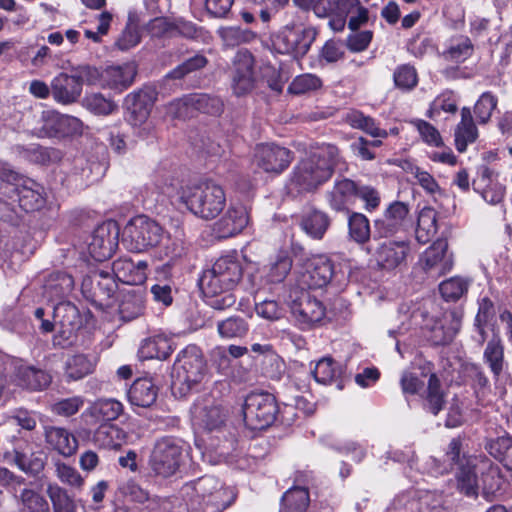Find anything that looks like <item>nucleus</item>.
I'll return each instance as SVG.
<instances>
[{"label": "nucleus", "instance_id": "obj_60", "mask_svg": "<svg viewBox=\"0 0 512 512\" xmlns=\"http://www.w3.org/2000/svg\"><path fill=\"white\" fill-rule=\"evenodd\" d=\"M208 63L207 58L202 54H196L175 67L169 76L172 79H182L186 75L204 68Z\"/></svg>", "mask_w": 512, "mask_h": 512}, {"label": "nucleus", "instance_id": "obj_43", "mask_svg": "<svg viewBox=\"0 0 512 512\" xmlns=\"http://www.w3.org/2000/svg\"><path fill=\"white\" fill-rule=\"evenodd\" d=\"M144 311V299L140 293L127 292L122 295L118 305V313L120 318L124 321H131Z\"/></svg>", "mask_w": 512, "mask_h": 512}, {"label": "nucleus", "instance_id": "obj_15", "mask_svg": "<svg viewBox=\"0 0 512 512\" xmlns=\"http://www.w3.org/2000/svg\"><path fill=\"white\" fill-rule=\"evenodd\" d=\"M254 161L263 171L278 174L289 166L292 153L274 144H259L255 148Z\"/></svg>", "mask_w": 512, "mask_h": 512}, {"label": "nucleus", "instance_id": "obj_31", "mask_svg": "<svg viewBox=\"0 0 512 512\" xmlns=\"http://www.w3.org/2000/svg\"><path fill=\"white\" fill-rule=\"evenodd\" d=\"M126 440L127 433L112 423L99 424L92 437L95 446L107 450H119Z\"/></svg>", "mask_w": 512, "mask_h": 512}, {"label": "nucleus", "instance_id": "obj_32", "mask_svg": "<svg viewBox=\"0 0 512 512\" xmlns=\"http://www.w3.org/2000/svg\"><path fill=\"white\" fill-rule=\"evenodd\" d=\"M158 396V387L149 378H138L128 390V400L133 406L147 408L153 405Z\"/></svg>", "mask_w": 512, "mask_h": 512}, {"label": "nucleus", "instance_id": "obj_55", "mask_svg": "<svg viewBox=\"0 0 512 512\" xmlns=\"http://www.w3.org/2000/svg\"><path fill=\"white\" fill-rule=\"evenodd\" d=\"M21 512H50L48 501L32 489L25 488L20 493Z\"/></svg>", "mask_w": 512, "mask_h": 512}, {"label": "nucleus", "instance_id": "obj_13", "mask_svg": "<svg viewBox=\"0 0 512 512\" xmlns=\"http://www.w3.org/2000/svg\"><path fill=\"white\" fill-rule=\"evenodd\" d=\"M157 95L155 88L144 86L125 97L123 105L131 125L140 126L146 122L157 100Z\"/></svg>", "mask_w": 512, "mask_h": 512}, {"label": "nucleus", "instance_id": "obj_38", "mask_svg": "<svg viewBox=\"0 0 512 512\" xmlns=\"http://www.w3.org/2000/svg\"><path fill=\"white\" fill-rule=\"evenodd\" d=\"M423 408L437 415L444 407L445 393L441 388V382L436 374H431L428 380L427 388L422 395Z\"/></svg>", "mask_w": 512, "mask_h": 512}, {"label": "nucleus", "instance_id": "obj_58", "mask_svg": "<svg viewBox=\"0 0 512 512\" xmlns=\"http://www.w3.org/2000/svg\"><path fill=\"white\" fill-rule=\"evenodd\" d=\"M458 488L468 496L477 494V477L473 466L466 461V464L459 466L457 473Z\"/></svg>", "mask_w": 512, "mask_h": 512}, {"label": "nucleus", "instance_id": "obj_17", "mask_svg": "<svg viewBox=\"0 0 512 512\" xmlns=\"http://www.w3.org/2000/svg\"><path fill=\"white\" fill-rule=\"evenodd\" d=\"M42 130L49 137H72L82 133L83 123L74 116L50 111L43 116Z\"/></svg>", "mask_w": 512, "mask_h": 512}, {"label": "nucleus", "instance_id": "obj_51", "mask_svg": "<svg viewBox=\"0 0 512 512\" xmlns=\"http://www.w3.org/2000/svg\"><path fill=\"white\" fill-rule=\"evenodd\" d=\"M498 98L490 91H486L480 95L474 105V114L479 124H487L497 108Z\"/></svg>", "mask_w": 512, "mask_h": 512}, {"label": "nucleus", "instance_id": "obj_18", "mask_svg": "<svg viewBox=\"0 0 512 512\" xmlns=\"http://www.w3.org/2000/svg\"><path fill=\"white\" fill-rule=\"evenodd\" d=\"M177 117H192L194 111L217 115L222 112V101L208 94H190L176 102Z\"/></svg>", "mask_w": 512, "mask_h": 512}, {"label": "nucleus", "instance_id": "obj_59", "mask_svg": "<svg viewBox=\"0 0 512 512\" xmlns=\"http://www.w3.org/2000/svg\"><path fill=\"white\" fill-rule=\"evenodd\" d=\"M85 107L96 115H109L116 110L117 105L109 99H106L100 93L88 95L84 99Z\"/></svg>", "mask_w": 512, "mask_h": 512}, {"label": "nucleus", "instance_id": "obj_14", "mask_svg": "<svg viewBox=\"0 0 512 512\" xmlns=\"http://www.w3.org/2000/svg\"><path fill=\"white\" fill-rule=\"evenodd\" d=\"M447 249L445 240H437L422 254L419 263L429 277L437 279L452 269L453 259Z\"/></svg>", "mask_w": 512, "mask_h": 512}, {"label": "nucleus", "instance_id": "obj_24", "mask_svg": "<svg viewBox=\"0 0 512 512\" xmlns=\"http://www.w3.org/2000/svg\"><path fill=\"white\" fill-rule=\"evenodd\" d=\"M462 325V314L456 310L443 312L431 328V340L435 345L452 342Z\"/></svg>", "mask_w": 512, "mask_h": 512}, {"label": "nucleus", "instance_id": "obj_35", "mask_svg": "<svg viewBox=\"0 0 512 512\" xmlns=\"http://www.w3.org/2000/svg\"><path fill=\"white\" fill-rule=\"evenodd\" d=\"M454 136L456 149L460 153L466 151L467 146L474 143L478 138V129L469 107L461 109V120L456 126Z\"/></svg>", "mask_w": 512, "mask_h": 512}, {"label": "nucleus", "instance_id": "obj_27", "mask_svg": "<svg viewBox=\"0 0 512 512\" xmlns=\"http://www.w3.org/2000/svg\"><path fill=\"white\" fill-rule=\"evenodd\" d=\"M175 348L172 338L164 333H157L142 340L138 355L141 359L166 360Z\"/></svg>", "mask_w": 512, "mask_h": 512}, {"label": "nucleus", "instance_id": "obj_2", "mask_svg": "<svg viewBox=\"0 0 512 512\" xmlns=\"http://www.w3.org/2000/svg\"><path fill=\"white\" fill-rule=\"evenodd\" d=\"M178 364L176 378L172 382V393L177 398H185L200 390L206 376V361L201 349L196 345H188L176 357Z\"/></svg>", "mask_w": 512, "mask_h": 512}, {"label": "nucleus", "instance_id": "obj_39", "mask_svg": "<svg viewBox=\"0 0 512 512\" xmlns=\"http://www.w3.org/2000/svg\"><path fill=\"white\" fill-rule=\"evenodd\" d=\"M133 80L134 72L129 66H110L104 71V85L118 92L127 89Z\"/></svg>", "mask_w": 512, "mask_h": 512}, {"label": "nucleus", "instance_id": "obj_44", "mask_svg": "<svg viewBox=\"0 0 512 512\" xmlns=\"http://www.w3.org/2000/svg\"><path fill=\"white\" fill-rule=\"evenodd\" d=\"M488 453L503 466L512 471V438L498 437L489 441L486 446Z\"/></svg>", "mask_w": 512, "mask_h": 512}, {"label": "nucleus", "instance_id": "obj_16", "mask_svg": "<svg viewBox=\"0 0 512 512\" xmlns=\"http://www.w3.org/2000/svg\"><path fill=\"white\" fill-rule=\"evenodd\" d=\"M409 206L400 201L391 203L382 217L374 221L375 235L388 238L403 230L408 222Z\"/></svg>", "mask_w": 512, "mask_h": 512}, {"label": "nucleus", "instance_id": "obj_22", "mask_svg": "<svg viewBox=\"0 0 512 512\" xmlns=\"http://www.w3.org/2000/svg\"><path fill=\"white\" fill-rule=\"evenodd\" d=\"M44 438L47 449L64 457L74 455L78 449L76 436L64 427L47 425L44 427Z\"/></svg>", "mask_w": 512, "mask_h": 512}, {"label": "nucleus", "instance_id": "obj_7", "mask_svg": "<svg viewBox=\"0 0 512 512\" xmlns=\"http://www.w3.org/2000/svg\"><path fill=\"white\" fill-rule=\"evenodd\" d=\"M278 412L276 398L270 393H251L243 405L245 424L253 430H262L272 425Z\"/></svg>", "mask_w": 512, "mask_h": 512}, {"label": "nucleus", "instance_id": "obj_37", "mask_svg": "<svg viewBox=\"0 0 512 512\" xmlns=\"http://www.w3.org/2000/svg\"><path fill=\"white\" fill-rule=\"evenodd\" d=\"M483 359L495 377L502 373L505 365L504 344L498 332L487 342Z\"/></svg>", "mask_w": 512, "mask_h": 512}, {"label": "nucleus", "instance_id": "obj_8", "mask_svg": "<svg viewBox=\"0 0 512 512\" xmlns=\"http://www.w3.org/2000/svg\"><path fill=\"white\" fill-rule=\"evenodd\" d=\"M183 445L177 438L165 436L159 439L150 457L152 471L163 478L174 475L183 461Z\"/></svg>", "mask_w": 512, "mask_h": 512}, {"label": "nucleus", "instance_id": "obj_9", "mask_svg": "<svg viewBox=\"0 0 512 512\" xmlns=\"http://www.w3.org/2000/svg\"><path fill=\"white\" fill-rule=\"evenodd\" d=\"M291 313L301 329H309L325 316L323 304L305 290H295L289 295Z\"/></svg>", "mask_w": 512, "mask_h": 512}, {"label": "nucleus", "instance_id": "obj_46", "mask_svg": "<svg viewBox=\"0 0 512 512\" xmlns=\"http://www.w3.org/2000/svg\"><path fill=\"white\" fill-rule=\"evenodd\" d=\"M469 286L468 279L455 276L441 282L439 291L444 300L456 302L467 293Z\"/></svg>", "mask_w": 512, "mask_h": 512}, {"label": "nucleus", "instance_id": "obj_21", "mask_svg": "<svg viewBox=\"0 0 512 512\" xmlns=\"http://www.w3.org/2000/svg\"><path fill=\"white\" fill-rule=\"evenodd\" d=\"M148 263L140 260L135 263L131 258L119 257L112 263V272L116 281L127 285H141L147 279Z\"/></svg>", "mask_w": 512, "mask_h": 512}, {"label": "nucleus", "instance_id": "obj_61", "mask_svg": "<svg viewBox=\"0 0 512 512\" xmlns=\"http://www.w3.org/2000/svg\"><path fill=\"white\" fill-rule=\"evenodd\" d=\"M84 405L82 396L60 399L51 405V412L57 416L71 417L77 414Z\"/></svg>", "mask_w": 512, "mask_h": 512}, {"label": "nucleus", "instance_id": "obj_40", "mask_svg": "<svg viewBox=\"0 0 512 512\" xmlns=\"http://www.w3.org/2000/svg\"><path fill=\"white\" fill-rule=\"evenodd\" d=\"M310 503L309 491L304 487H293L281 499L279 512H306Z\"/></svg>", "mask_w": 512, "mask_h": 512}, {"label": "nucleus", "instance_id": "obj_29", "mask_svg": "<svg viewBox=\"0 0 512 512\" xmlns=\"http://www.w3.org/2000/svg\"><path fill=\"white\" fill-rule=\"evenodd\" d=\"M334 275V265L326 256H317L310 260L303 275L309 288L316 289L326 286Z\"/></svg>", "mask_w": 512, "mask_h": 512}, {"label": "nucleus", "instance_id": "obj_1", "mask_svg": "<svg viewBox=\"0 0 512 512\" xmlns=\"http://www.w3.org/2000/svg\"><path fill=\"white\" fill-rule=\"evenodd\" d=\"M340 161L339 150L323 144L302 159L293 169L287 188L289 193L312 192L325 183Z\"/></svg>", "mask_w": 512, "mask_h": 512}, {"label": "nucleus", "instance_id": "obj_41", "mask_svg": "<svg viewBox=\"0 0 512 512\" xmlns=\"http://www.w3.org/2000/svg\"><path fill=\"white\" fill-rule=\"evenodd\" d=\"M437 232V213L431 207H424L419 215L415 231L416 239L421 244H426Z\"/></svg>", "mask_w": 512, "mask_h": 512}, {"label": "nucleus", "instance_id": "obj_30", "mask_svg": "<svg viewBox=\"0 0 512 512\" xmlns=\"http://www.w3.org/2000/svg\"><path fill=\"white\" fill-rule=\"evenodd\" d=\"M123 404L116 399H98L85 411L89 424L111 423L123 413Z\"/></svg>", "mask_w": 512, "mask_h": 512}, {"label": "nucleus", "instance_id": "obj_23", "mask_svg": "<svg viewBox=\"0 0 512 512\" xmlns=\"http://www.w3.org/2000/svg\"><path fill=\"white\" fill-rule=\"evenodd\" d=\"M232 88L236 95H242L253 87V57L247 50L237 52L234 61Z\"/></svg>", "mask_w": 512, "mask_h": 512}, {"label": "nucleus", "instance_id": "obj_56", "mask_svg": "<svg viewBox=\"0 0 512 512\" xmlns=\"http://www.w3.org/2000/svg\"><path fill=\"white\" fill-rule=\"evenodd\" d=\"M348 122L353 128L361 129L372 137H387V132L380 129L375 120L362 112L354 111L348 115Z\"/></svg>", "mask_w": 512, "mask_h": 512}, {"label": "nucleus", "instance_id": "obj_3", "mask_svg": "<svg viewBox=\"0 0 512 512\" xmlns=\"http://www.w3.org/2000/svg\"><path fill=\"white\" fill-rule=\"evenodd\" d=\"M181 199L192 213L205 219L217 217L224 209V189L211 181L187 187Z\"/></svg>", "mask_w": 512, "mask_h": 512}, {"label": "nucleus", "instance_id": "obj_19", "mask_svg": "<svg viewBox=\"0 0 512 512\" xmlns=\"http://www.w3.org/2000/svg\"><path fill=\"white\" fill-rule=\"evenodd\" d=\"M409 252L408 242L385 240L379 243L373 255L379 267L393 270L405 262Z\"/></svg>", "mask_w": 512, "mask_h": 512}, {"label": "nucleus", "instance_id": "obj_20", "mask_svg": "<svg viewBox=\"0 0 512 512\" xmlns=\"http://www.w3.org/2000/svg\"><path fill=\"white\" fill-rule=\"evenodd\" d=\"M13 455L15 465L26 474L37 476L45 467L42 453L34 452L32 444L25 439L14 441Z\"/></svg>", "mask_w": 512, "mask_h": 512}, {"label": "nucleus", "instance_id": "obj_33", "mask_svg": "<svg viewBox=\"0 0 512 512\" xmlns=\"http://www.w3.org/2000/svg\"><path fill=\"white\" fill-rule=\"evenodd\" d=\"M359 187L350 179L336 181L329 192V203L332 209L343 211L353 204L358 197Z\"/></svg>", "mask_w": 512, "mask_h": 512}, {"label": "nucleus", "instance_id": "obj_52", "mask_svg": "<svg viewBox=\"0 0 512 512\" xmlns=\"http://www.w3.org/2000/svg\"><path fill=\"white\" fill-rule=\"evenodd\" d=\"M342 12L349 16L348 27L355 31L368 21V10L359 0H342Z\"/></svg>", "mask_w": 512, "mask_h": 512}, {"label": "nucleus", "instance_id": "obj_6", "mask_svg": "<svg viewBox=\"0 0 512 512\" xmlns=\"http://www.w3.org/2000/svg\"><path fill=\"white\" fill-rule=\"evenodd\" d=\"M118 282L109 272L94 271L86 275L81 283L83 297L96 309L106 310L115 303Z\"/></svg>", "mask_w": 512, "mask_h": 512}, {"label": "nucleus", "instance_id": "obj_36", "mask_svg": "<svg viewBox=\"0 0 512 512\" xmlns=\"http://www.w3.org/2000/svg\"><path fill=\"white\" fill-rule=\"evenodd\" d=\"M75 286L74 278L65 271H54L47 277L44 289L51 298L63 299L68 297Z\"/></svg>", "mask_w": 512, "mask_h": 512}, {"label": "nucleus", "instance_id": "obj_45", "mask_svg": "<svg viewBox=\"0 0 512 512\" xmlns=\"http://www.w3.org/2000/svg\"><path fill=\"white\" fill-rule=\"evenodd\" d=\"M348 234L358 244L368 242L371 236L368 218L362 213L352 212L348 217Z\"/></svg>", "mask_w": 512, "mask_h": 512}, {"label": "nucleus", "instance_id": "obj_42", "mask_svg": "<svg viewBox=\"0 0 512 512\" xmlns=\"http://www.w3.org/2000/svg\"><path fill=\"white\" fill-rule=\"evenodd\" d=\"M330 225V219L322 211L311 210L307 212L302 220V229L312 238L321 239Z\"/></svg>", "mask_w": 512, "mask_h": 512}, {"label": "nucleus", "instance_id": "obj_12", "mask_svg": "<svg viewBox=\"0 0 512 512\" xmlns=\"http://www.w3.org/2000/svg\"><path fill=\"white\" fill-rule=\"evenodd\" d=\"M224 258L219 257L211 268L202 272L198 285L204 302L216 310L224 309Z\"/></svg>", "mask_w": 512, "mask_h": 512}, {"label": "nucleus", "instance_id": "obj_4", "mask_svg": "<svg viewBox=\"0 0 512 512\" xmlns=\"http://www.w3.org/2000/svg\"><path fill=\"white\" fill-rule=\"evenodd\" d=\"M317 36V30L304 26L301 18L292 15L282 29L275 35L273 45L282 54H292L295 57L305 56Z\"/></svg>", "mask_w": 512, "mask_h": 512}, {"label": "nucleus", "instance_id": "obj_53", "mask_svg": "<svg viewBox=\"0 0 512 512\" xmlns=\"http://www.w3.org/2000/svg\"><path fill=\"white\" fill-rule=\"evenodd\" d=\"M403 169L406 173L412 175L428 194L434 195L441 192L440 186L429 172L410 162H406Z\"/></svg>", "mask_w": 512, "mask_h": 512}, {"label": "nucleus", "instance_id": "obj_57", "mask_svg": "<svg viewBox=\"0 0 512 512\" xmlns=\"http://www.w3.org/2000/svg\"><path fill=\"white\" fill-rule=\"evenodd\" d=\"M322 87V80L315 74L305 73L293 79L288 87V92L302 95L316 91Z\"/></svg>", "mask_w": 512, "mask_h": 512}, {"label": "nucleus", "instance_id": "obj_50", "mask_svg": "<svg viewBox=\"0 0 512 512\" xmlns=\"http://www.w3.org/2000/svg\"><path fill=\"white\" fill-rule=\"evenodd\" d=\"M21 152L31 162L40 165H48L60 159V151L55 148H47L38 144L21 147Z\"/></svg>", "mask_w": 512, "mask_h": 512}, {"label": "nucleus", "instance_id": "obj_26", "mask_svg": "<svg viewBox=\"0 0 512 512\" xmlns=\"http://www.w3.org/2000/svg\"><path fill=\"white\" fill-rule=\"evenodd\" d=\"M81 83L75 75L61 72L51 81V94L53 99L60 104L68 105L76 102L81 96Z\"/></svg>", "mask_w": 512, "mask_h": 512}, {"label": "nucleus", "instance_id": "obj_64", "mask_svg": "<svg viewBox=\"0 0 512 512\" xmlns=\"http://www.w3.org/2000/svg\"><path fill=\"white\" fill-rule=\"evenodd\" d=\"M263 373L274 380H280L285 372V363L282 358L274 352L265 355L262 362Z\"/></svg>", "mask_w": 512, "mask_h": 512}, {"label": "nucleus", "instance_id": "obj_47", "mask_svg": "<svg viewBox=\"0 0 512 512\" xmlns=\"http://www.w3.org/2000/svg\"><path fill=\"white\" fill-rule=\"evenodd\" d=\"M249 223V216L242 204L232 205L226 213V237L241 233Z\"/></svg>", "mask_w": 512, "mask_h": 512}, {"label": "nucleus", "instance_id": "obj_28", "mask_svg": "<svg viewBox=\"0 0 512 512\" xmlns=\"http://www.w3.org/2000/svg\"><path fill=\"white\" fill-rule=\"evenodd\" d=\"M15 193L20 208L27 213L40 210L46 203L44 187L31 179L17 186Z\"/></svg>", "mask_w": 512, "mask_h": 512}, {"label": "nucleus", "instance_id": "obj_5", "mask_svg": "<svg viewBox=\"0 0 512 512\" xmlns=\"http://www.w3.org/2000/svg\"><path fill=\"white\" fill-rule=\"evenodd\" d=\"M164 236L163 227L146 215L131 218L122 232L123 245L132 252H144L157 247Z\"/></svg>", "mask_w": 512, "mask_h": 512}, {"label": "nucleus", "instance_id": "obj_10", "mask_svg": "<svg viewBox=\"0 0 512 512\" xmlns=\"http://www.w3.org/2000/svg\"><path fill=\"white\" fill-rule=\"evenodd\" d=\"M223 389V382L215 381L210 392L195 407L196 417L200 419L204 428L209 432L220 430L224 425Z\"/></svg>", "mask_w": 512, "mask_h": 512}, {"label": "nucleus", "instance_id": "obj_62", "mask_svg": "<svg viewBox=\"0 0 512 512\" xmlns=\"http://www.w3.org/2000/svg\"><path fill=\"white\" fill-rule=\"evenodd\" d=\"M145 31L152 38L173 37V22L164 16L155 17L145 25Z\"/></svg>", "mask_w": 512, "mask_h": 512}, {"label": "nucleus", "instance_id": "obj_49", "mask_svg": "<svg viewBox=\"0 0 512 512\" xmlns=\"http://www.w3.org/2000/svg\"><path fill=\"white\" fill-rule=\"evenodd\" d=\"M341 366L331 357H324L319 360L313 370V376L318 383L329 384L340 377Z\"/></svg>", "mask_w": 512, "mask_h": 512}, {"label": "nucleus", "instance_id": "obj_25", "mask_svg": "<svg viewBox=\"0 0 512 512\" xmlns=\"http://www.w3.org/2000/svg\"><path fill=\"white\" fill-rule=\"evenodd\" d=\"M15 379L20 387L33 392L47 389L52 382L48 371L27 363L16 366Z\"/></svg>", "mask_w": 512, "mask_h": 512}, {"label": "nucleus", "instance_id": "obj_34", "mask_svg": "<svg viewBox=\"0 0 512 512\" xmlns=\"http://www.w3.org/2000/svg\"><path fill=\"white\" fill-rule=\"evenodd\" d=\"M97 361L95 358L78 353L67 358L64 364V376L67 382L78 381L95 371Z\"/></svg>", "mask_w": 512, "mask_h": 512}, {"label": "nucleus", "instance_id": "obj_63", "mask_svg": "<svg viewBox=\"0 0 512 512\" xmlns=\"http://www.w3.org/2000/svg\"><path fill=\"white\" fill-rule=\"evenodd\" d=\"M394 82L400 89H413L418 82L416 70L410 65L399 66L394 72Z\"/></svg>", "mask_w": 512, "mask_h": 512}, {"label": "nucleus", "instance_id": "obj_11", "mask_svg": "<svg viewBox=\"0 0 512 512\" xmlns=\"http://www.w3.org/2000/svg\"><path fill=\"white\" fill-rule=\"evenodd\" d=\"M120 227L114 220H108L98 225L91 236L88 251L98 262L110 259L119 245Z\"/></svg>", "mask_w": 512, "mask_h": 512}, {"label": "nucleus", "instance_id": "obj_48", "mask_svg": "<svg viewBox=\"0 0 512 512\" xmlns=\"http://www.w3.org/2000/svg\"><path fill=\"white\" fill-rule=\"evenodd\" d=\"M120 492L131 501L144 504L148 502L154 507L160 506V498L158 496L151 497L149 492L142 488L135 480L129 479L121 487Z\"/></svg>", "mask_w": 512, "mask_h": 512}, {"label": "nucleus", "instance_id": "obj_54", "mask_svg": "<svg viewBox=\"0 0 512 512\" xmlns=\"http://www.w3.org/2000/svg\"><path fill=\"white\" fill-rule=\"evenodd\" d=\"M48 495L54 512H76V503L68 492L59 486H49Z\"/></svg>", "mask_w": 512, "mask_h": 512}]
</instances>
